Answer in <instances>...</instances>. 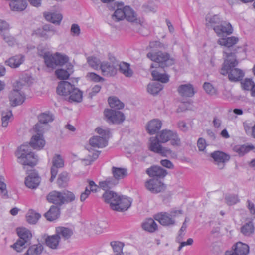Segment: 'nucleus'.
Listing matches in <instances>:
<instances>
[{
	"mask_svg": "<svg viewBox=\"0 0 255 255\" xmlns=\"http://www.w3.org/2000/svg\"><path fill=\"white\" fill-rule=\"evenodd\" d=\"M240 53L242 56L235 55V52H229V50L225 51L226 59L220 70L222 75L228 74V78L230 81L237 82L242 79L244 76V72L239 68H235L239 61L246 57V52L243 49L240 48Z\"/></svg>",
	"mask_w": 255,
	"mask_h": 255,
	"instance_id": "nucleus-1",
	"label": "nucleus"
},
{
	"mask_svg": "<svg viewBox=\"0 0 255 255\" xmlns=\"http://www.w3.org/2000/svg\"><path fill=\"white\" fill-rule=\"evenodd\" d=\"M18 163L23 166L34 167L38 162V156L32 152L29 145L24 144L19 147L15 152Z\"/></svg>",
	"mask_w": 255,
	"mask_h": 255,
	"instance_id": "nucleus-2",
	"label": "nucleus"
},
{
	"mask_svg": "<svg viewBox=\"0 0 255 255\" xmlns=\"http://www.w3.org/2000/svg\"><path fill=\"white\" fill-rule=\"evenodd\" d=\"M38 54L42 56L47 67L55 68L57 66H63L69 61L68 57L59 52L55 53L54 55L50 52H44L41 46L38 47Z\"/></svg>",
	"mask_w": 255,
	"mask_h": 255,
	"instance_id": "nucleus-3",
	"label": "nucleus"
},
{
	"mask_svg": "<svg viewBox=\"0 0 255 255\" xmlns=\"http://www.w3.org/2000/svg\"><path fill=\"white\" fill-rule=\"evenodd\" d=\"M47 199L50 203L61 206L65 203L73 201L75 199V196L73 193L67 190L62 192L53 191L48 194Z\"/></svg>",
	"mask_w": 255,
	"mask_h": 255,
	"instance_id": "nucleus-4",
	"label": "nucleus"
},
{
	"mask_svg": "<svg viewBox=\"0 0 255 255\" xmlns=\"http://www.w3.org/2000/svg\"><path fill=\"white\" fill-rule=\"evenodd\" d=\"M96 131L99 136H94L89 140L90 144L93 147L103 148L108 144L110 137V130L108 128H96Z\"/></svg>",
	"mask_w": 255,
	"mask_h": 255,
	"instance_id": "nucleus-5",
	"label": "nucleus"
},
{
	"mask_svg": "<svg viewBox=\"0 0 255 255\" xmlns=\"http://www.w3.org/2000/svg\"><path fill=\"white\" fill-rule=\"evenodd\" d=\"M19 239L12 245V247L18 252H21L30 244L32 234L30 231L26 228L17 229Z\"/></svg>",
	"mask_w": 255,
	"mask_h": 255,
	"instance_id": "nucleus-6",
	"label": "nucleus"
},
{
	"mask_svg": "<svg viewBox=\"0 0 255 255\" xmlns=\"http://www.w3.org/2000/svg\"><path fill=\"white\" fill-rule=\"evenodd\" d=\"M147 56L152 61L158 63L159 66L162 68L171 66L174 63V59L171 58L167 53L161 51L149 52Z\"/></svg>",
	"mask_w": 255,
	"mask_h": 255,
	"instance_id": "nucleus-7",
	"label": "nucleus"
},
{
	"mask_svg": "<svg viewBox=\"0 0 255 255\" xmlns=\"http://www.w3.org/2000/svg\"><path fill=\"white\" fill-rule=\"evenodd\" d=\"M182 214L183 211L181 210H172L170 213H159L155 215L154 219L162 225L168 226L174 225L175 221L174 218L179 214Z\"/></svg>",
	"mask_w": 255,
	"mask_h": 255,
	"instance_id": "nucleus-8",
	"label": "nucleus"
},
{
	"mask_svg": "<svg viewBox=\"0 0 255 255\" xmlns=\"http://www.w3.org/2000/svg\"><path fill=\"white\" fill-rule=\"evenodd\" d=\"M33 131L36 133L32 136L30 145L34 149L40 150L45 144V141L43 136L44 128L40 124H36L33 127Z\"/></svg>",
	"mask_w": 255,
	"mask_h": 255,
	"instance_id": "nucleus-9",
	"label": "nucleus"
},
{
	"mask_svg": "<svg viewBox=\"0 0 255 255\" xmlns=\"http://www.w3.org/2000/svg\"><path fill=\"white\" fill-rule=\"evenodd\" d=\"M104 115L106 121L110 123L119 124L125 119L124 114L119 111L112 109H105Z\"/></svg>",
	"mask_w": 255,
	"mask_h": 255,
	"instance_id": "nucleus-10",
	"label": "nucleus"
},
{
	"mask_svg": "<svg viewBox=\"0 0 255 255\" xmlns=\"http://www.w3.org/2000/svg\"><path fill=\"white\" fill-rule=\"evenodd\" d=\"M238 41V38L235 37L234 36H232L227 38H220L218 40V43L221 46H224L227 48L224 51V54L225 55L226 54L225 53V51L229 50V52H235L236 53L235 55L242 56V55L241 53H240V50L239 49L242 48L245 50L244 48L242 47H238L237 48H235L232 50H231L230 48V47H232L234 45L236 44Z\"/></svg>",
	"mask_w": 255,
	"mask_h": 255,
	"instance_id": "nucleus-11",
	"label": "nucleus"
},
{
	"mask_svg": "<svg viewBox=\"0 0 255 255\" xmlns=\"http://www.w3.org/2000/svg\"><path fill=\"white\" fill-rule=\"evenodd\" d=\"M146 189L154 194H157L164 191L165 185L158 179L152 178L146 181L145 183Z\"/></svg>",
	"mask_w": 255,
	"mask_h": 255,
	"instance_id": "nucleus-12",
	"label": "nucleus"
},
{
	"mask_svg": "<svg viewBox=\"0 0 255 255\" xmlns=\"http://www.w3.org/2000/svg\"><path fill=\"white\" fill-rule=\"evenodd\" d=\"M249 253V246L241 242H238L233 245L232 250L226 252L225 255H248Z\"/></svg>",
	"mask_w": 255,
	"mask_h": 255,
	"instance_id": "nucleus-13",
	"label": "nucleus"
},
{
	"mask_svg": "<svg viewBox=\"0 0 255 255\" xmlns=\"http://www.w3.org/2000/svg\"><path fill=\"white\" fill-rule=\"evenodd\" d=\"M132 200L128 197L119 196L116 204H112V209L122 212L127 210L131 206Z\"/></svg>",
	"mask_w": 255,
	"mask_h": 255,
	"instance_id": "nucleus-14",
	"label": "nucleus"
},
{
	"mask_svg": "<svg viewBox=\"0 0 255 255\" xmlns=\"http://www.w3.org/2000/svg\"><path fill=\"white\" fill-rule=\"evenodd\" d=\"M211 157L214 159L215 164L220 169L224 167L225 163L230 159L229 155L220 151H216L212 152L211 154Z\"/></svg>",
	"mask_w": 255,
	"mask_h": 255,
	"instance_id": "nucleus-15",
	"label": "nucleus"
},
{
	"mask_svg": "<svg viewBox=\"0 0 255 255\" xmlns=\"http://www.w3.org/2000/svg\"><path fill=\"white\" fill-rule=\"evenodd\" d=\"M146 173L150 176L154 178H163L168 172L166 170L158 166H153L148 168L146 170Z\"/></svg>",
	"mask_w": 255,
	"mask_h": 255,
	"instance_id": "nucleus-16",
	"label": "nucleus"
},
{
	"mask_svg": "<svg viewBox=\"0 0 255 255\" xmlns=\"http://www.w3.org/2000/svg\"><path fill=\"white\" fill-rule=\"evenodd\" d=\"M52 163L53 165L51 169V176L50 179V181L51 182L54 181L58 173V169L63 167L64 161L59 155H56L53 157Z\"/></svg>",
	"mask_w": 255,
	"mask_h": 255,
	"instance_id": "nucleus-17",
	"label": "nucleus"
},
{
	"mask_svg": "<svg viewBox=\"0 0 255 255\" xmlns=\"http://www.w3.org/2000/svg\"><path fill=\"white\" fill-rule=\"evenodd\" d=\"M214 31L218 36H222L224 34L230 35L232 34L233 28L230 23L222 21L217 27H215Z\"/></svg>",
	"mask_w": 255,
	"mask_h": 255,
	"instance_id": "nucleus-18",
	"label": "nucleus"
},
{
	"mask_svg": "<svg viewBox=\"0 0 255 255\" xmlns=\"http://www.w3.org/2000/svg\"><path fill=\"white\" fill-rule=\"evenodd\" d=\"M10 101L13 106L20 105L25 100V96L18 89H14L9 96Z\"/></svg>",
	"mask_w": 255,
	"mask_h": 255,
	"instance_id": "nucleus-19",
	"label": "nucleus"
},
{
	"mask_svg": "<svg viewBox=\"0 0 255 255\" xmlns=\"http://www.w3.org/2000/svg\"><path fill=\"white\" fill-rule=\"evenodd\" d=\"M40 182V178L35 172H32L29 175L25 180V185L29 188H37Z\"/></svg>",
	"mask_w": 255,
	"mask_h": 255,
	"instance_id": "nucleus-20",
	"label": "nucleus"
},
{
	"mask_svg": "<svg viewBox=\"0 0 255 255\" xmlns=\"http://www.w3.org/2000/svg\"><path fill=\"white\" fill-rule=\"evenodd\" d=\"M162 123L157 119H154L150 121L146 127L148 133L151 135L156 134L161 128Z\"/></svg>",
	"mask_w": 255,
	"mask_h": 255,
	"instance_id": "nucleus-21",
	"label": "nucleus"
},
{
	"mask_svg": "<svg viewBox=\"0 0 255 255\" xmlns=\"http://www.w3.org/2000/svg\"><path fill=\"white\" fill-rule=\"evenodd\" d=\"M74 85L67 81L60 82L57 87V93L59 95L67 96L69 95Z\"/></svg>",
	"mask_w": 255,
	"mask_h": 255,
	"instance_id": "nucleus-22",
	"label": "nucleus"
},
{
	"mask_svg": "<svg viewBox=\"0 0 255 255\" xmlns=\"http://www.w3.org/2000/svg\"><path fill=\"white\" fill-rule=\"evenodd\" d=\"M55 233L60 237V239L68 240L73 234V231L69 228L59 226L56 228Z\"/></svg>",
	"mask_w": 255,
	"mask_h": 255,
	"instance_id": "nucleus-23",
	"label": "nucleus"
},
{
	"mask_svg": "<svg viewBox=\"0 0 255 255\" xmlns=\"http://www.w3.org/2000/svg\"><path fill=\"white\" fill-rule=\"evenodd\" d=\"M55 34V30L50 25H45L42 28L38 29L36 31V34L40 37L47 39Z\"/></svg>",
	"mask_w": 255,
	"mask_h": 255,
	"instance_id": "nucleus-24",
	"label": "nucleus"
},
{
	"mask_svg": "<svg viewBox=\"0 0 255 255\" xmlns=\"http://www.w3.org/2000/svg\"><path fill=\"white\" fill-rule=\"evenodd\" d=\"M25 57L22 54H18L12 56L6 61L7 65L11 68L18 67L24 61Z\"/></svg>",
	"mask_w": 255,
	"mask_h": 255,
	"instance_id": "nucleus-25",
	"label": "nucleus"
},
{
	"mask_svg": "<svg viewBox=\"0 0 255 255\" xmlns=\"http://www.w3.org/2000/svg\"><path fill=\"white\" fill-rule=\"evenodd\" d=\"M100 68L104 76H111L116 73V70L114 65L108 62H102Z\"/></svg>",
	"mask_w": 255,
	"mask_h": 255,
	"instance_id": "nucleus-26",
	"label": "nucleus"
},
{
	"mask_svg": "<svg viewBox=\"0 0 255 255\" xmlns=\"http://www.w3.org/2000/svg\"><path fill=\"white\" fill-rule=\"evenodd\" d=\"M178 91L183 97H191L195 93L192 85L190 84L180 85L178 87Z\"/></svg>",
	"mask_w": 255,
	"mask_h": 255,
	"instance_id": "nucleus-27",
	"label": "nucleus"
},
{
	"mask_svg": "<svg viewBox=\"0 0 255 255\" xmlns=\"http://www.w3.org/2000/svg\"><path fill=\"white\" fill-rule=\"evenodd\" d=\"M60 237L55 233L54 235L48 236L45 239V244L52 249L58 248L60 243Z\"/></svg>",
	"mask_w": 255,
	"mask_h": 255,
	"instance_id": "nucleus-28",
	"label": "nucleus"
},
{
	"mask_svg": "<svg viewBox=\"0 0 255 255\" xmlns=\"http://www.w3.org/2000/svg\"><path fill=\"white\" fill-rule=\"evenodd\" d=\"M119 195L112 191H106L103 194V198L105 202L110 204L112 209V204H116Z\"/></svg>",
	"mask_w": 255,
	"mask_h": 255,
	"instance_id": "nucleus-29",
	"label": "nucleus"
},
{
	"mask_svg": "<svg viewBox=\"0 0 255 255\" xmlns=\"http://www.w3.org/2000/svg\"><path fill=\"white\" fill-rule=\"evenodd\" d=\"M9 6L12 11H21L27 6L26 0H13L10 1Z\"/></svg>",
	"mask_w": 255,
	"mask_h": 255,
	"instance_id": "nucleus-30",
	"label": "nucleus"
},
{
	"mask_svg": "<svg viewBox=\"0 0 255 255\" xmlns=\"http://www.w3.org/2000/svg\"><path fill=\"white\" fill-rule=\"evenodd\" d=\"M221 22L222 19L219 15H207L206 17V26L212 28L214 30L215 27H217Z\"/></svg>",
	"mask_w": 255,
	"mask_h": 255,
	"instance_id": "nucleus-31",
	"label": "nucleus"
},
{
	"mask_svg": "<svg viewBox=\"0 0 255 255\" xmlns=\"http://www.w3.org/2000/svg\"><path fill=\"white\" fill-rule=\"evenodd\" d=\"M254 148L255 147L253 145H237L233 147V150L237 153L239 156H243Z\"/></svg>",
	"mask_w": 255,
	"mask_h": 255,
	"instance_id": "nucleus-32",
	"label": "nucleus"
},
{
	"mask_svg": "<svg viewBox=\"0 0 255 255\" xmlns=\"http://www.w3.org/2000/svg\"><path fill=\"white\" fill-rule=\"evenodd\" d=\"M60 215V209L58 207L52 205L49 210L44 214L47 220L50 221L57 219Z\"/></svg>",
	"mask_w": 255,
	"mask_h": 255,
	"instance_id": "nucleus-33",
	"label": "nucleus"
},
{
	"mask_svg": "<svg viewBox=\"0 0 255 255\" xmlns=\"http://www.w3.org/2000/svg\"><path fill=\"white\" fill-rule=\"evenodd\" d=\"M44 16L47 21L56 24H59L63 18L61 14L55 12H45Z\"/></svg>",
	"mask_w": 255,
	"mask_h": 255,
	"instance_id": "nucleus-34",
	"label": "nucleus"
},
{
	"mask_svg": "<svg viewBox=\"0 0 255 255\" xmlns=\"http://www.w3.org/2000/svg\"><path fill=\"white\" fill-rule=\"evenodd\" d=\"M175 136V132L170 130H162L157 135L156 137L158 138L161 143H166L170 140L173 136Z\"/></svg>",
	"mask_w": 255,
	"mask_h": 255,
	"instance_id": "nucleus-35",
	"label": "nucleus"
},
{
	"mask_svg": "<svg viewBox=\"0 0 255 255\" xmlns=\"http://www.w3.org/2000/svg\"><path fill=\"white\" fill-rule=\"evenodd\" d=\"M83 94L79 89L74 87L69 94L70 102H80L82 100Z\"/></svg>",
	"mask_w": 255,
	"mask_h": 255,
	"instance_id": "nucleus-36",
	"label": "nucleus"
},
{
	"mask_svg": "<svg viewBox=\"0 0 255 255\" xmlns=\"http://www.w3.org/2000/svg\"><path fill=\"white\" fill-rule=\"evenodd\" d=\"M39 123L36 124H40V126H42L45 129V127L46 126V124L49 122L53 121V116L50 113H43L38 116Z\"/></svg>",
	"mask_w": 255,
	"mask_h": 255,
	"instance_id": "nucleus-37",
	"label": "nucleus"
},
{
	"mask_svg": "<svg viewBox=\"0 0 255 255\" xmlns=\"http://www.w3.org/2000/svg\"><path fill=\"white\" fill-rule=\"evenodd\" d=\"M142 228L145 231L152 233L157 229V225L153 219L150 218L143 223Z\"/></svg>",
	"mask_w": 255,
	"mask_h": 255,
	"instance_id": "nucleus-38",
	"label": "nucleus"
},
{
	"mask_svg": "<svg viewBox=\"0 0 255 255\" xmlns=\"http://www.w3.org/2000/svg\"><path fill=\"white\" fill-rule=\"evenodd\" d=\"M112 172L114 177L116 180H120L126 177L128 173L125 168L113 167Z\"/></svg>",
	"mask_w": 255,
	"mask_h": 255,
	"instance_id": "nucleus-39",
	"label": "nucleus"
},
{
	"mask_svg": "<svg viewBox=\"0 0 255 255\" xmlns=\"http://www.w3.org/2000/svg\"><path fill=\"white\" fill-rule=\"evenodd\" d=\"M125 18L129 22H134L137 21V15L129 6H125Z\"/></svg>",
	"mask_w": 255,
	"mask_h": 255,
	"instance_id": "nucleus-40",
	"label": "nucleus"
},
{
	"mask_svg": "<svg viewBox=\"0 0 255 255\" xmlns=\"http://www.w3.org/2000/svg\"><path fill=\"white\" fill-rule=\"evenodd\" d=\"M149 149L150 151L157 153L160 151L162 146L160 144V141L156 137H152L150 138Z\"/></svg>",
	"mask_w": 255,
	"mask_h": 255,
	"instance_id": "nucleus-41",
	"label": "nucleus"
},
{
	"mask_svg": "<svg viewBox=\"0 0 255 255\" xmlns=\"http://www.w3.org/2000/svg\"><path fill=\"white\" fill-rule=\"evenodd\" d=\"M43 250L41 244H38L30 246L24 255H40Z\"/></svg>",
	"mask_w": 255,
	"mask_h": 255,
	"instance_id": "nucleus-42",
	"label": "nucleus"
},
{
	"mask_svg": "<svg viewBox=\"0 0 255 255\" xmlns=\"http://www.w3.org/2000/svg\"><path fill=\"white\" fill-rule=\"evenodd\" d=\"M119 71L128 77H131L133 74V71L130 68V64L126 62H123L119 64Z\"/></svg>",
	"mask_w": 255,
	"mask_h": 255,
	"instance_id": "nucleus-43",
	"label": "nucleus"
},
{
	"mask_svg": "<svg viewBox=\"0 0 255 255\" xmlns=\"http://www.w3.org/2000/svg\"><path fill=\"white\" fill-rule=\"evenodd\" d=\"M254 224L251 221L245 223L241 228V233L246 236L252 235L254 232Z\"/></svg>",
	"mask_w": 255,
	"mask_h": 255,
	"instance_id": "nucleus-44",
	"label": "nucleus"
},
{
	"mask_svg": "<svg viewBox=\"0 0 255 255\" xmlns=\"http://www.w3.org/2000/svg\"><path fill=\"white\" fill-rule=\"evenodd\" d=\"M163 88V85L159 82L150 83L147 86L148 92L152 95L157 94Z\"/></svg>",
	"mask_w": 255,
	"mask_h": 255,
	"instance_id": "nucleus-45",
	"label": "nucleus"
},
{
	"mask_svg": "<svg viewBox=\"0 0 255 255\" xmlns=\"http://www.w3.org/2000/svg\"><path fill=\"white\" fill-rule=\"evenodd\" d=\"M69 66L70 68H68L69 71L63 69H59L55 71V74L58 79L64 80L67 79L69 78L70 75L69 72L72 71L73 68L72 65H69Z\"/></svg>",
	"mask_w": 255,
	"mask_h": 255,
	"instance_id": "nucleus-46",
	"label": "nucleus"
},
{
	"mask_svg": "<svg viewBox=\"0 0 255 255\" xmlns=\"http://www.w3.org/2000/svg\"><path fill=\"white\" fill-rule=\"evenodd\" d=\"M152 76L155 80L162 83H167L169 81V76L167 74H161L156 70L152 71Z\"/></svg>",
	"mask_w": 255,
	"mask_h": 255,
	"instance_id": "nucleus-47",
	"label": "nucleus"
},
{
	"mask_svg": "<svg viewBox=\"0 0 255 255\" xmlns=\"http://www.w3.org/2000/svg\"><path fill=\"white\" fill-rule=\"evenodd\" d=\"M152 76L155 80L162 83H167L169 81V76L167 74H161L156 70L152 71Z\"/></svg>",
	"mask_w": 255,
	"mask_h": 255,
	"instance_id": "nucleus-48",
	"label": "nucleus"
},
{
	"mask_svg": "<svg viewBox=\"0 0 255 255\" xmlns=\"http://www.w3.org/2000/svg\"><path fill=\"white\" fill-rule=\"evenodd\" d=\"M108 103L109 106L112 108L116 109H121L124 108V104L121 102L117 97H113L108 98Z\"/></svg>",
	"mask_w": 255,
	"mask_h": 255,
	"instance_id": "nucleus-49",
	"label": "nucleus"
},
{
	"mask_svg": "<svg viewBox=\"0 0 255 255\" xmlns=\"http://www.w3.org/2000/svg\"><path fill=\"white\" fill-rule=\"evenodd\" d=\"M41 215L38 213L35 212L33 210H29L26 215V219L30 224H35Z\"/></svg>",
	"mask_w": 255,
	"mask_h": 255,
	"instance_id": "nucleus-50",
	"label": "nucleus"
},
{
	"mask_svg": "<svg viewBox=\"0 0 255 255\" xmlns=\"http://www.w3.org/2000/svg\"><path fill=\"white\" fill-rule=\"evenodd\" d=\"M117 182L113 178H108L99 183V186L104 190H107L115 185Z\"/></svg>",
	"mask_w": 255,
	"mask_h": 255,
	"instance_id": "nucleus-51",
	"label": "nucleus"
},
{
	"mask_svg": "<svg viewBox=\"0 0 255 255\" xmlns=\"http://www.w3.org/2000/svg\"><path fill=\"white\" fill-rule=\"evenodd\" d=\"M0 193L3 198H8L6 184L5 183V179L2 176H0Z\"/></svg>",
	"mask_w": 255,
	"mask_h": 255,
	"instance_id": "nucleus-52",
	"label": "nucleus"
},
{
	"mask_svg": "<svg viewBox=\"0 0 255 255\" xmlns=\"http://www.w3.org/2000/svg\"><path fill=\"white\" fill-rule=\"evenodd\" d=\"M68 181L69 177L68 173L62 172L58 176L57 184L60 187H65L67 186Z\"/></svg>",
	"mask_w": 255,
	"mask_h": 255,
	"instance_id": "nucleus-53",
	"label": "nucleus"
},
{
	"mask_svg": "<svg viewBox=\"0 0 255 255\" xmlns=\"http://www.w3.org/2000/svg\"><path fill=\"white\" fill-rule=\"evenodd\" d=\"M125 7L123 8H118L115 10L112 15V19L116 21H119L125 18Z\"/></svg>",
	"mask_w": 255,
	"mask_h": 255,
	"instance_id": "nucleus-54",
	"label": "nucleus"
},
{
	"mask_svg": "<svg viewBox=\"0 0 255 255\" xmlns=\"http://www.w3.org/2000/svg\"><path fill=\"white\" fill-rule=\"evenodd\" d=\"M87 61L89 65L94 69H98L101 64L100 60L94 56L88 57Z\"/></svg>",
	"mask_w": 255,
	"mask_h": 255,
	"instance_id": "nucleus-55",
	"label": "nucleus"
},
{
	"mask_svg": "<svg viewBox=\"0 0 255 255\" xmlns=\"http://www.w3.org/2000/svg\"><path fill=\"white\" fill-rule=\"evenodd\" d=\"M3 40L10 46L15 45L16 41L14 37L8 33H0Z\"/></svg>",
	"mask_w": 255,
	"mask_h": 255,
	"instance_id": "nucleus-56",
	"label": "nucleus"
},
{
	"mask_svg": "<svg viewBox=\"0 0 255 255\" xmlns=\"http://www.w3.org/2000/svg\"><path fill=\"white\" fill-rule=\"evenodd\" d=\"M12 117V114L11 111L4 112L2 113V126L3 127H7L10 119Z\"/></svg>",
	"mask_w": 255,
	"mask_h": 255,
	"instance_id": "nucleus-57",
	"label": "nucleus"
},
{
	"mask_svg": "<svg viewBox=\"0 0 255 255\" xmlns=\"http://www.w3.org/2000/svg\"><path fill=\"white\" fill-rule=\"evenodd\" d=\"M242 88L245 90L251 91L252 90L254 83L251 79H245L243 82L241 83Z\"/></svg>",
	"mask_w": 255,
	"mask_h": 255,
	"instance_id": "nucleus-58",
	"label": "nucleus"
},
{
	"mask_svg": "<svg viewBox=\"0 0 255 255\" xmlns=\"http://www.w3.org/2000/svg\"><path fill=\"white\" fill-rule=\"evenodd\" d=\"M111 245L115 252L118 254L122 252L123 248L124 246V244L119 241H112L111 242Z\"/></svg>",
	"mask_w": 255,
	"mask_h": 255,
	"instance_id": "nucleus-59",
	"label": "nucleus"
},
{
	"mask_svg": "<svg viewBox=\"0 0 255 255\" xmlns=\"http://www.w3.org/2000/svg\"><path fill=\"white\" fill-rule=\"evenodd\" d=\"M226 203L229 205H232L236 204L239 200L236 195L229 194L225 196Z\"/></svg>",
	"mask_w": 255,
	"mask_h": 255,
	"instance_id": "nucleus-60",
	"label": "nucleus"
},
{
	"mask_svg": "<svg viewBox=\"0 0 255 255\" xmlns=\"http://www.w3.org/2000/svg\"><path fill=\"white\" fill-rule=\"evenodd\" d=\"M10 29V26L8 22L6 20L0 19V33H2L4 31H8Z\"/></svg>",
	"mask_w": 255,
	"mask_h": 255,
	"instance_id": "nucleus-61",
	"label": "nucleus"
},
{
	"mask_svg": "<svg viewBox=\"0 0 255 255\" xmlns=\"http://www.w3.org/2000/svg\"><path fill=\"white\" fill-rule=\"evenodd\" d=\"M203 88L206 92L208 94L213 95L216 94V89L213 87L212 85L209 82L204 83Z\"/></svg>",
	"mask_w": 255,
	"mask_h": 255,
	"instance_id": "nucleus-62",
	"label": "nucleus"
},
{
	"mask_svg": "<svg viewBox=\"0 0 255 255\" xmlns=\"http://www.w3.org/2000/svg\"><path fill=\"white\" fill-rule=\"evenodd\" d=\"M107 223L104 221L98 222L94 227L97 234L101 233L103 230L107 227Z\"/></svg>",
	"mask_w": 255,
	"mask_h": 255,
	"instance_id": "nucleus-63",
	"label": "nucleus"
},
{
	"mask_svg": "<svg viewBox=\"0 0 255 255\" xmlns=\"http://www.w3.org/2000/svg\"><path fill=\"white\" fill-rule=\"evenodd\" d=\"M87 76L92 81L95 82L104 81V78L93 72L88 73Z\"/></svg>",
	"mask_w": 255,
	"mask_h": 255,
	"instance_id": "nucleus-64",
	"label": "nucleus"
}]
</instances>
